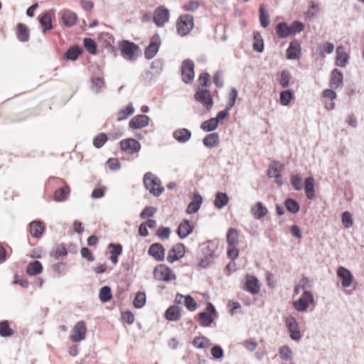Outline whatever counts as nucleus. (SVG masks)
I'll return each instance as SVG.
<instances>
[{"mask_svg":"<svg viewBox=\"0 0 364 364\" xmlns=\"http://www.w3.org/2000/svg\"><path fill=\"white\" fill-rule=\"evenodd\" d=\"M304 28V25L299 21H294L291 26L285 22L279 23L276 26V33L280 38H284L289 36L295 35L301 32Z\"/></svg>","mask_w":364,"mask_h":364,"instance_id":"obj_1","label":"nucleus"},{"mask_svg":"<svg viewBox=\"0 0 364 364\" xmlns=\"http://www.w3.org/2000/svg\"><path fill=\"white\" fill-rule=\"evenodd\" d=\"M153 277L158 282H170L176 280V275L167 265L159 264L154 268Z\"/></svg>","mask_w":364,"mask_h":364,"instance_id":"obj_2","label":"nucleus"},{"mask_svg":"<svg viewBox=\"0 0 364 364\" xmlns=\"http://www.w3.org/2000/svg\"><path fill=\"white\" fill-rule=\"evenodd\" d=\"M143 181L146 188L155 196H160L164 191L160 179L151 172L144 174Z\"/></svg>","mask_w":364,"mask_h":364,"instance_id":"obj_3","label":"nucleus"},{"mask_svg":"<svg viewBox=\"0 0 364 364\" xmlns=\"http://www.w3.org/2000/svg\"><path fill=\"white\" fill-rule=\"evenodd\" d=\"M194 26L193 16L190 14L181 15L176 21L178 33L181 36L188 34Z\"/></svg>","mask_w":364,"mask_h":364,"instance_id":"obj_4","label":"nucleus"},{"mask_svg":"<svg viewBox=\"0 0 364 364\" xmlns=\"http://www.w3.org/2000/svg\"><path fill=\"white\" fill-rule=\"evenodd\" d=\"M315 304L314 296L309 291H304L301 296L293 303L295 309L300 312L306 311L311 305L314 307Z\"/></svg>","mask_w":364,"mask_h":364,"instance_id":"obj_5","label":"nucleus"},{"mask_svg":"<svg viewBox=\"0 0 364 364\" xmlns=\"http://www.w3.org/2000/svg\"><path fill=\"white\" fill-rule=\"evenodd\" d=\"M216 311L214 306L211 303H208L205 311L198 314V320L200 326L204 327L210 326L213 322Z\"/></svg>","mask_w":364,"mask_h":364,"instance_id":"obj_6","label":"nucleus"},{"mask_svg":"<svg viewBox=\"0 0 364 364\" xmlns=\"http://www.w3.org/2000/svg\"><path fill=\"white\" fill-rule=\"evenodd\" d=\"M194 63L189 59L185 60L181 65V77L185 83H191L194 79Z\"/></svg>","mask_w":364,"mask_h":364,"instance_id":"obj_7","label":"nucleus"},{"mask_svg":"<svg viewBox=\"0 0 364 364\" xmlns=\"http://www.w3.org/2000/svg\"><path fill=\"white\" fill-rule=\"evenodd\" d=\"M86 333L87 326L85 322L80 321L74 326L73 333L70 335V338L74 343L80 342L85 338Z\"/></svg>","mask_w":364,"mask_h":364,"instance_id":"obj_8","label":"nucleus"},{"mask_svg":"<svg viewBox=\"0 0 364 364\" xmlns=\"http://www.w3.org/2000/svg\"><path fill=\"white\" fill-rule=\"evenodd\" d=\"M119 49L124 58L129 60H132L138 47L134 43L123 41L119 43Z\"/></svg>","mask_w":364,"mask_h":364,"instance_id":"obj_9","label":"nucleus"},{"mask_svg":"<svg viewBox=\"0 0 364 364\" xmlns=\"http://www.w3.org/2000/svg\"><path fill=\"white\" fill-rule=\"evenodd\" d=\"M284 166L279 161H273L270 164L267 175L269 178H274L275 182L281 186L283 183L282 180L281 173L283 170Z\"/></svg>","mask_w":364,"mask_h":364,"instance_id":"obj_10","label":"nucleus"},{"mask_svg":"<svg viewBox=\"0 0 364 364\" xmlns=\"http://www.w3.org/2000/svg\"><path fill=\"white\" fill-rule=\"evenodd\" d=\"M120 148L122 151L133 154L139 151L141 145L136 139L129 138L121 141Z\"/></svg>","mask_w":364,"mask_h":364,"instance_id":"obj_11","label":"nucleus"},{"mask_svg":"<svg viewBox=\"0 0 364 364\" xmlns=\"http://www.w3.org/2000/svg\"><path fill=\"white\" fill-rule=\"evenodd\" d=\"M161 46V38L158 34H155L151 38L149 45L145 49L144 55L146 59L153 58L159 51Z\"/></svg>","mask_w":364,"mask_h":364,"instance_id":"obj_12","label":"nucleus"},{"mask_svg":"<svg viewBox=\"0 0 364 364\" xmlns=\"http://www.w3.org/2000/svg\"><path fill=\"white\" fill-rule=\"evenodd\" d=\"M195 99L203 104L207 109H210L213 104L210 92L207 89L198 90L195 94Z\"/></svg>","mask_w":364,"mask_h":364,"instance_id":"obj_13","label":"nucleus"},{"mask_svg":"<svg viewBox=\"0 0 364 364\" xmlns=\"http://www.w3.org/2000/svg\"><path fill=\"white\" fill-rule=\"evenodd\" d=\"M185 255V246L182 243H177L173 245L168 251L167 256V261L169 263L174 262L182 258Z\"/></svg>","mask_w":364,"mask_h":364,"instance_id":"obj_14","label":"nucleus"},{"mask_svg":"<svg viewBox=\"0 0 364 364\" xmlns=\"http://www.w3.org/2000/svg\"><path fill=\"white\" fill-rule=\"evenodd\" d=\"M286 326L290 333V336L294 340H298L301 338V333L296 318L292 316H288L285 318Z\"/></svg>","mask_w":364,"mask_h":364,"instance_id":"obj_15","label":"nucleus"},{"mask_svg":"<svg viewBox=\"0 0 364 364\" xmlns=\"http://www.w3.org/2000/svg\"><path fill=\"white\" fill-rule=\"evenodd\" d=\"M237 97V92L236 89L231 90L229 94V101L225 109L220 111L218 113L215 119H218V122L229 115V110L235 105Z\"/></svg>","mask_w":364,"mask_h":364,"instance_id":"obj_16","label":"nucleus"},{"mask_svg":"<svg viewBox=\"0 0 364 364\" xmlns=\"http://www.w3.org/2000/svg\"><path fill=\"white\" fill-rule=\"evenodd\" d=\"M169 11L167 9L159 6L154 12V21L157 26H162L168 21Z\"/></svg>","mask_w":364,"mask_h":364,"instance_id":"obj_17","label":"nucleus"},{"mask_svg":"<svg viewBox=\"0 0 364 364\" xmlns=\"http://www.w3.org/2000/svg\"><path fill=\"white\" fill-rule=\"evenodd\" d=\"M148 253L155 260L161 262L164 259L165 249L161 244L154 243L149 247Z\"/></svg>","mask_w":364,"mask_h":364,"instance_id":"obj_18","label":"nucleus"},{"mask_svg":"<svg viewBox=\"0 0 364 364\" xmlns=\"http://www.w3.org/2000/svg\"><path fill=\"white\" fill-rule=\"evenodd\" d=\"M244 289L252 294H258L260 289L258 279L254 276L247 275Z\"/></svg>","mask_w":364,"mask_h":364,"instance_id":"obj_19","label":"nucleus"},{"mask_svg":"<svg viewBox=\"0 0 364 364\" xmlns=\"http://www.w3.org/2000/svg\"><path fill=\"white\" fill-rule=\"evenodd\" d=\"M337 275L342 280L341 284L343 287L347 288L351 285L353 277L348 269L343 267H340L337 269Z\"/></svg>","mask_w":364,"mask_h":364,"instance_id":"obj_20","label":"nucleus"},{"mask_svg":"<svg viewBox=\"0 0 364 364\" xmlns=\"http://www.w3.org/2000/svg\"><path fill=\"white\" fill-rule=\"evenodd\" d=\"M149 118L146 115L139 114L134 117L129 123V127L133 129H141L149 124Z\"/></svg>","mask_w":364,"mask_h":364,"instance_id":"obj_21","label":"nucleus"},{"mask_svg":"<svg viewBox=\"0 0 364 364\" xmlns=\"http://www.w3.org/2000/svg\"><path fill=\"white\" fill-rule=\"evenodd\" d=\"M322 97L325 107L328 110H331L335 107L334 100L336 98V93L331 89H326L322 92Z\"/></svg>","mask_w":364,"mask_h":364,"instance_id":"obj_22","label":"nucleus"},{"mask_svg":"<svg viewBox=\"0 0 364 364\" xmlns=\"http://www.w3.org/2000/svg\"><path fill=\"white\" fill-rule=\"evenodd\" d=\"M46 227L43 222L34 220L30 223L29 231L32 237L40 238L45 232Z\"/></svg>","mask_w":364,"mask_h":364,"instance_id":"obj_23","label":"nucleus"},{"mask_svg":"<svg viewBox=\"0 0 364 364\" xmlns=\"http://www.w3.org/2000/svg\"><path fill=\"white\" fill-rule=\"evenodd\" d=\"M348 59L349 55L346 51L344 46H339L336 48V65L340 67H345Z\"/></svg>","mask_w":364,"mask_h":364,"instance_id":"obj_24","label":"nucleus"},{"mask_svg":"<svg viewBox=\"0 0 364 364\" xmlns=\"http://www.w3.org/2000/svg\"><path fill=\"white\" fill-rule=\"evenodd\" d=\"M193 230V225L188 220H183L178 225L177 233L181 238H185Z\"/></svg>","mask_w":364,"mask_h":364,"instance_id":"obj_25","label":"nucleus"},{"mask_svg":"<svg viewBox=\"0 0 364 364\" xmlns=\"http://www.w3.org/2000/svg\"><path fill=\"white\" fill-rule=\"evenodd\" d=\"M301 54V46L296 41L290 43L287 50V57L288 59L294 60L299 58Z\"/></svg>","mask_w":364,"mask_h":364,"instance_id":"obj_26","label":"nucleus"},{"mask_svg":"<svg viewBox=\"0 0 364 364\" xmlns=\"http://www.w3.org/2000/svg\"><path fill=\"white\" fill-rule=\"evenodd\" d=\"M77 16L70 10H64L62 12L61 20L66 26H74L77 21Z\"/></svg>","mask_w":364,"mask_h":364,"instance_id":"obj_27","label":"nucleus"},{"mask_svg":"<svg viewBox=\"0 0 364 364\" xmlns=\"http://www.w3.org/2000/svg\"><path fill=\"white\" fill-rule=\"evenodd\" d=\"M251 213L255 218L260 219L267 214L268 210L262 203L257 202L252 207Z\"/></svg>","mask_w":364,"mask_h":364,"instance_id":"obj_28","label":"nucleus"},{"mask_svg":"<svg viewBox=\"0 0 364 364\" xmlns=\"http://www.w3.org/2000/svg\"><path fill=\"white\" fill-rule=\"evenodd\" d=\"M343 83V74L338 69H334L331 72V79H330V86L332 88H338Z\"/></svg>","mask_w":364,"mask_h":364,"instance_id":"obj_29","label":"nucleus"},{"mask_svg":"<svg viewBox=\"0 0 364 364\" xmlns=\"http://www.w3.org/2000/svg\"><path fill=\"white\" fill-rule=\"evenodd\" d=\"M82 52V49L80 46H73L64 54L63 58L67 60H76Z\"/></svg>","mask_w":364,"mask_h":364,"instance_id":"obj_30","label":"nucleus"},{"mask_svg":"<svg viewBox=\"0 0 364 364\" xmlns=\"http://www.w3.org/2000/svg\"><path fill=\"white\" fill-rule=\"evenodd\" d=\"M165 318L168 321H176L181 318V309L177 306H170L165 313Z\"/></svg>","mask_w":364,"mask_h":364,"instance_id":"obj_31","label":"nucleus"},{"mask_svg":"<svg viewBox=\"0 0 364 364\" xmlns=\"http://www.w3.org/2000/svg\"><path fill=\"white\" fill-rule=\"evenodd\" d=\"M202 203V197L199 194H195L193 200L188 204L186 213L188 214H192L196 213Z\"/></svg>","mask_w":364,"mask_h":364,"instance_id":"obj_32","label":"nucleus"},{"mask_svg":"<svg viewBox=\"0 0 364 364\" xmlns=\"http://www.w3.org/2000/svg\"><path fill=\"white\" fill-rule=\"evenodd\" d=\"M173 136L178 142L184 143L191 138V132L187 129H178L173 132Z\"/></svg>","mask_w":364,"mask_h":364,"instance_id":"obj_33","label":"nucleus"},{"mask_svg":"<svg viewBox=\"0 0 364 364\" xmlns=\"http://www.w3.org/2000/svg\"><path fill=\"white\" fill-rule=\"evenodd\" d=\"M304 191L306 195V197L312 200L315 197V191H314V179L312 177H308L305 179L304 181Z\"/></svg>","mask_w":364,"mask_h":364,"instance_id":"obj_34","label":"nucleus"},{"mask_svg":"<svg viewBox=\"0 0 364 364\" xmlns=\"http://www.w3.org/2000/svg\"><path fill=\"white\" fill-rule=\"evenodd\" d=\"M193 345L198 349H207L211 346V343L206 337L199 336L193 339Z\"/></svg>","mask_w":364,"mask_h":364,"instance_id":"obj_35","label":"nucleus"},{"mask_svg":"<svg viewBox=\"0 0 364 364\" xmlns=\"http://www.w3.org/2000/svg\"><path fill=\"white\" fill-rule=\"evenodd\" d=\"M203 142L209 148L217 146L220 142L219 135L218 133L210 134L203 139Z\"/></svg>","mask_w":364,"mask_h":364,"instance_id":"obj_36","label":"nucleus"},{"mask_svg":"<svg viewBox=\"0 0 364 364\" xmlns=\"http://www.w3.org/2000/svg\"><path fill=\"white\" fill-rule=\"evenodd\" d=\"M228 245L237 246L239 243V232L235 228H230L227 233Z\"/></svg>","mask_w":364,"mask_h":364,"instance_id":"obj_37","label":"nucleus"},{"mask_svg":"<svg viewBox=\"0 0 364 364\" xmlns=\"http://www.w3.org/2000/svg\"><path fill=\"white\" fill-rule=\"evenodd\" d=\"M43 266L38 261L30 263L26 268V272L29 275L35 276L42 272Z\"/></svg>","mask_w":364,"mask_h":364,"instance_id":"obj_38","label":"nucleus"},{"mask_svg":"<svg viewBox=\"0 0 364 364\" xmlns=\"http://www.w3.org/2000/svg\"><path fill=\"white\" fill-rule=\"evenodd\" d=\"M17 38L19 41L25 42L29 38V32L26 25L18 23L17 26Z\"/></svg>","mask_w":364,"mask_h":364,"instance_id":"obj_39","label":"nucleus"},{"mask_svg":"<svg viewBox=\"0 0 364 364\" xmlns=\"http://www.w3.org/2000/svg\"><path fill=\"white\" fill-rule=\"evenodd\" d=\"M134 112V109L132 104L128 105L125 108L120 109L117 114V120L122 121L126 119L129 116L132 115Z\"/></svg>","mask_w":364,"mask_h":364,"instance_id":"obj_40","label":"nucleus"},{"mask_svg":"<svg viewBox=\"0 0 364 364\" xmlns=\"http://www.w3.org/2000/svg\"><path fill=\"white\" fill-rule=\"evenodd\" d=\"M229 198L225 193H218L215 196L214 204L216 208L220 209L225 207L228 203Z\"/></svg>","mask_w":364,"mask_h":364,"instance_id":"obj_41","label":"nucleus"},{"mask_svg":"<svg viewBox=\"0 0 364 364\" xmlns=\"http://www.w3.org/2000/svg\"><path fill=\"white\" fill-rule=\"evenodd\" d=\"M68 254L65 246L63 244L58 245L50 252L51 257L55 259H58L60 257H65Z\"/></svg>","mask_w":364,"mask_h":364,"instance_id":"obj_42","label":"nucleus"},{"mask_svg":"<svg viewBox=\"0 0 364 364\" xmlns=\"http://www.w3.org/2000/svg\"><path fill=\"white\" fill-rule=\"evenodd\" d=\"M218 126V119L211 118L203 122L200 128L205 132H211L215 130Z\"/></svg>","mask_w":364,"mask_h":364,"instance_id":"obj_43","label":"nucleus"},{"mask_svg":"<svg viewBox=\"0 0 364 364\" xmlns=\"http://www.w3.org/2000/svg\"><path fill=\"white\" fill-rule=\"evenodd\" d=\"M40 22L44 33L52 29L51 17L48 14L42 15L40 18Z\"/></svg>","mask_w":364,"mask_h":364,"instance_id":"obj_44","label":"nucleus"},{"mask_svg":"<svg viewBox=\"0 0 364 364\" xmlns=\"http://www.w3.org/2000/svg\"><path fill=\"white\" fill-rule=\"evenodd\" d=\"M293 97V92L289 90H283L280 92V102L284 106H287Z\"/></svg>","mask_w":364,"mask_h":364,"instance_id":"obj_45","label":"nucleus"},{"mask_svg":"<svg viewBox=\"0 0 364 364\" xmlns=\"http://www.w3.org/2000/svg\"><path fill=\"white\" fill-rule=\"evenodd\" d=\"M70 192L68 186H65L57 189L54 193V199L57 201L63 200Z\"/></svg>","mask_w":364,"mask_h":364,"instance_id":"obj_46","label":"nucleus"},{"mask_svg":"<svg viewBox=\"0 0 364 364\" xmlns=\"http://www.w3.org/2000/svg\"><path fill=\"white\" fill-rule=\"evenodd\" d=\"M201 5V3L197 0H190L183 5V9L186 11L194 12Z\"/></svg>","mask_w":364,"mask_h":364,"instance_id":"obj_47","label":"nucleus"},{"mask_svg":"<svg viewBox=\"0 0 364 364\" xmlns=\"http://www.w3.org/2000/svg\"><path fill=\"white\" fill-rule=\"evenodd\" d=\"M14 331L10 328L7 321L0 322V336L7 337L13 335Z\"/></svg>","mask_w":364,"mask_h":364,"instance_id":"obj_48","label":"nucleus"},{"mask_svg":"<svg viewBox=\"0 0 364 364\" xmlns=\"http://www.w3.org/2000/svg\"><path fill=\"white\" fill-rule=\"evenodd\" d=\"M253 48L258 52H262L264 50L263 39L259 33H254Z\"/></svg>","mask_w":364,"mask_h":364,"instance_id":"obj_49","label":"nucleus"},{"mask_svg":"<svg viewBox=\"0 0 364 364\" xmlns=\"http://www.w3.org/2000/svg\"><path fill=\"white\" fill-rule=\"evenodd\" d=\"M83 43L85 49L89 53L95 55L97 53V46L94 40L90 38H86L84 39Z\"/></svg>","mask_w":364,"mask_h":364,"instance_id":"obj_50","label":"nucleus"},{"mask_svg":"<svg viewBox=\"0 0 364 364\" xmlns=\"http://www.w3.org/2000/svg\"><path fill=\"white\" fill-rule=\"evenodd\" d=\"M112 299L111 289L107 287H103L100 291V299L102 302H107Z\"/></svg>","mask_w":364,"mask_h":364,"instance_id":"obj_51","label":"nucleus"},{"mask_svg":"<svg viewBox=\"0 0 364 364\" xmlns=\"http://www.w3.org/2000/svg\"><path fill=\"white\" fill-rule=\"evenodd\" d=\"M146 303V294L144 292L139 291L136 293L134 299V306L136 308H141Z\"/></svg>","mask_w":364,"mask_h":364,"instance_id":"obj_52","label":"nucleus"},{"mask_svg":"<svg viewBox=\"0 0 364 364\" xmlns=\"http://www.w3.org/2000/svg\"><path fill=\"white\" fill-rule=\"evenodd\" d=\"M285 207L288 211L292 213H296L299 210V203L296 200L291 198L286 200Z\"/></svg>","mask_w":364,"mask_h":364,"instance_id":"obj_53","label":"nucleus"},{"mask_svg":"<svg viewBox=\"0 0 364 364\" xmlns=\"http://www.w3.org/2000/svg\"><path fill=\"white\" fill-rule=\"evenodd\" d=\"M107 141V136L104 133H100L97 135L93 139V145L96 148H101Z\"/></svg>","mask_w":364,"mask_h":364,"instance_id":"obj_54","label":"nucleus"},{"mask_svg":"<svg viewBox=\"0 0 364 364\" xmlns=\"http://www.w3.org/2000/svg\"><path fill=\"white\" fill-rule=\"evenodd\" d=\"M291 183L296 191H301L302 189V179L299 174L291 176Z\"/></svg>","mask_w":364,"mask_h":364,"instance_id":"obj_55","label":"nucleus"},{"mask_svg":"<svg viewBox=\"0 0 364 364\" xmlns=\"http://www.w3.org/2000/svg\"><path fill=\"white\" fill-rule=\"evenodd\" d=\"M341 220L343 225L346 228H349L353 224L352 215L348 211H346L342 214Z\"/></svg>","mask_w":364,"mask_h":364,"instance_id":"obj_56","label":"nucleus"},{"mask_svg":"<svg viewBox=\"0 0 364 364\" xmlns=\"http://www.w3.org/2000/svg\"><path fill=\"white\" fill-rule=\"evenodd\" d=\"M184 304L186 307L191 311H193L197 309V303L191 296H186Z\"/></svg>","mask_w":364,"mask_h":364,"instance_id":"obj_57","label":"nucleus"},{"mask_svg":"<svg viewBox=\"0 0 364 364\" xmlns=\"http://www.w3.org/2000/svg\"><path fill=\"white\" fill-rule=\"evenodd\" d=\"M259 12H260L259 20H260L261 25L262 27L266 28L269 24V16L267 14H265L264 9L263 6H260Z\"/></svg>","mask_w":364,"mask_h":364,"instance_id":"obj_58","label":"nucleus"},{"mask_svg":"<svg viewBox=\"0 0 364 364\" xmlns=\"http://www.w3.org/2000/svg\"><path fill=\"white\" fill-rule=\"evenodd\" d=\"M156 212V208L152 206L146 207L141 213L140 217L142 219L152 217Z\"/></svg>","mask_w":364,"mask_h":364,"instance_id":"obj_59","label":"nucleus"},{"mask_svg":"<svg viewBox=\"0 0 364 364\" xmlns=\"http://www.w3.org/2000/svg\"><path fill=\"white\" fill-rule=\"evenodd\" d=\"M290 75L287 70H283L281 73L279 82L283 87H287L289 85Z\"/></svg>","mask_w":364,"mask_h":364,"instance_id":"obj_60","label":"nucleus"},{"mask_svg":"<svg viewBox=\"0 0 364 364\" xmlns=\"http://www.w3.org/2000/svg\"><path fill=\"white\" fill-rule=\"evenodd\" d=\"M170 233V228L161 227L157 230L156 235L161 239H167L168 238Z\"/></svg>","mask_w":364,"mask_h":364,"instance_id":"obj_61","label":"nucleus"},{"mask_svg":"<svg viewBox=\"0 0 364 364\" xmlns=\"http://www.w3.org/2000/svg\"><path fill=\"white\" fill-rule=\"evenodd\" d=\"M111 255H119L122 253V247L120 245L110 244L108 247Z\"/></svg>","mask_w":364,"mask_h":364,"instance_id":"obj_62","label":"nucleus"},{"mask_svg":"<svg viewBox=\"0 0 364 364\" xmlns=\"http://www.w3.org/2000/svg\"><path fill=\"white\" fill-rule=\"evenodd\" d=\"M211 355L215 359H220L223 357V350L221 347L215 346L211 349Z\"/></svg>","mask_w":364,"mask_h":364,"instance_id":"obj_63","label":"nucleus"},{"mask_svg":"<svg viewBox=\"0 0 364 364\" xmlns=\"http://www.w3.org/2000/svg\"><path fill=\"white\" fill-rule=\"evenodd\" d=\"M199 84L204 87H208L210 85V75L207 73H201L198 78Z\"/></svg>","mask_w":364,"mask_h":364,"instance_id":"obj_64","label":"nucleus"}]
</instances>
